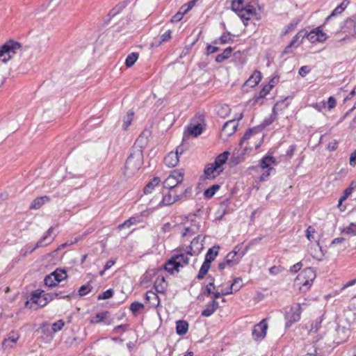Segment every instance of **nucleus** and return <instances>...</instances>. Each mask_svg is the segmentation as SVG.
Wrapping results in <instances>:
<instances>
[{
  "label": "nucleus",
  "instance_id": "f257e3e1",
  "mask_svg": "<svg viewBox=\"0 0 356 356\" xmlns=\"http://www.w3.org/2000/svg\"><path fill=\"white\" fill-rule=\"evenodd\" d=\"M142 140L141 136L136 140L126 161L125 174L128 177L133 175L143 164V147L138 144Z\"/></svg>",
  "mask_w": 356,
  "mask_h": 356
},
{
  "label": "nucleus",
  "instance_id": "f03ea898",
  "mask_svg": "<svg viewBox=\"0 0 356 356\" xmlns=\"http://www.w3.org/2000/svg\"><path fill=\"white\" fill-rule=\"evenodd\" d=\"M188 256L190 255L187 254V252L184 253L181 252L180 250H177L172 257L166 262L165 265V270L170 274L178 273L179 271V268H183L188 264Z\"/></svg>",
  "mask_w": 356,
  "mask_h": 356
},
{
  "label": "nucleus",
  "instance_id": "7ed1b4c3",
  "mask_svg": "<svg viewBox=\"0 0 356 356\" xmlns=\"http://www.w3.org/2000/svg\"><path fill=\"white\" fill-rule=\"evenodd\" d=\"M316 277V273L312 268H307L301 271L295 280V285L302 291H307L312 286Z\"/></svg>",
  "mask_w": 356,
  "mask_h": 356
},
{
  "label": "nucleus",
  "instance_id": "20e7f679",
  "mask_svg": "<svg viewBox=\"0 0 356 356\" xmlns=\"http://www.w3.org/2000/svg\"><path fill=\"white\" fill-rule=\"evenodd\" d=\"M22 48L20 43L14 40L8 41L0 47V61L7 63L15 54L21 51Z\"/></svg>",
  "mask_w": 356,
  "mask_h": 356
},
{
  "label": "nucleus",
  "instance_id": "39448f33",
  "mask_svg": "<svg viewBox=\"0 0 356 356\" xmlns=\"http://www.w3.org/2000/svg\"><path fill=\"white\" fill-rule=\"evenodd\" d=\"M183 169L174 170L163 181V187L168 189H179L184 181Z\"/></svg>",
  "mask_w": 356,
  "mask_h": 356
},
{
  "label": "nucleus",
  "instance_id": "423d86ee",
  "mask_svg": "<svg viewBox=\"0 0 356 356\" xmlns=\"http://www.w3.org/2000/svg\"><path fill=\"white\" fill-rule=\"evenodd\" d=\"M307 304L298 303L291 307L289 311L285 314L286 327L289 328L293 323L298 322L300 319V314L303 307H306Z\"/></svg>",
  "mask_w": 356,
  "mask_h": 356
},
{
  "label": "nucleus",
  "instance_id": "0eeeda50",
  "mask_svg": "<svg viewBox=\"0 0 356 356\" xmlns=\"http://www.w3.org/2000/svg\"><path fill=\"white\" fill-rule=\"evenodd\" d=\"M53 231H54L53 227H51L50 228H49V229L45 232L44 236L36 243V244L34 247H33V248L28 247L26 248V250L25 251V254L27 253H31L35 250H36L39 248L46 247L48 245L51 244L54 239V237H53L51 236Z\"/></svg>",
  "mask_w": 356,
  "mask_h": 356
},
{
  "label": "nucleus",
  "instance_id": "6e6552de",
  "mask_svg": "<svg viewBox=\"0 0 356 356\" xmlns=\"http://www.w3.org/2000/svg\"><path fill=\"white\" fill-rule=\"evenodd\" d=\"M204 238L205 236L201 234L195 237L188 247L187 254H189L190 256L198 255L203 250Z\"/></svg>",
  "mask_w": 356,
  "mask_h": 356
},
{
  "label": "nucleus",
  "instance_id": "1a4fd4ad",
  "mask_svg": "<svg viewBox=\"0 0 356 356\" xmlns=\"http://www.w3.org/2000/svg\"><path fill=\"white\" fill-rule=\"evenodd\" d=\"M238 122L236 120H230L225 122L222 128L220 137L222 140H226L229 137L232 136L236 131Z\"/></svg>",
  "mask_w": 356,
  "mask_h": 356
},
{
  "label": "nucleus",
  "instance_id": "9d476101",
  "mask_svg": "<svg viewBox=\"0 0 356 356\" xmlns=\"http://www.w3.org/2000/svg\"><path fill=\"white\" fill-rule=\"evenodd\" d=\"M168 190V193L163 195L161 202L159 203V206H169L181 199V195H179L178 189Z\"/></svg>",
  "mask_w": 356,
  "mask_h": 356
},
{
  "label": "nucleus",
  "instance_id": "9b49d317",
  "mask_svg": "<svg viewBox=\"0 0 356 356\" xmlns=\"http://www.w3.org/2000/svg\"><path fill=\"white\" fill-rule=\"evenodd\" d=\"M267 329L268 324L264 319L254 325L252 332L253 338L257 341L263 339L266 337Z\"/></svg>",
  "mask_w": 356,
  "mask_h": 356
},
{
  "label": "nucleus",
  "instance_id": "f8f14e48",
  "mask_svg": "<svg viewBox=\"0 0 356 356\" xmlns=\"http://www.w3.org/2000/svg\"><path fill=\"white\" fill-rule=\"evenodd\" d=\"M307 31L305 30L300 31L292 39L291 42L288 46H286L284 49V52L287 54L290 52V49L293 46H299L302 42L303 38L306 36Z\"/></svg>",
  "mask_w": 356,
  "mask_h": 356
},
{
  "label": "nucleus",
  "instance_id": "ddd939ff",
  "mask_svg": "<svg viewBox=\"0 0 356 356\" xmlns=\"http://www.w3.org/2000/svg\"><path fill=\"white\" fill-rule=\"evenodd\" d=\"M109 312L106 311L104 312L97 313L90 320L91 324H97L104 322L106 325H111L113 323V319L108 318Z\"/></svg>",
  "mask_w": 356,
  "mask_h": 356
},
{
  "label": "nucleus",
  "instance_id": "4468645a",
  "mask_svg": "<svg viewBox=\"0 0 356 356\" xmlns=\"http://www.w3.org/2000/svg\"><path fill=\"white\" fill-rule=\"evenodd\" d=\"M43 291H36L33 292L31 297L32 302L42 307L45 306L48 302L47 297L43 296Z\"/></svg>",
  "mask_w": 356,
  "mask_h": 356
},
{
  "label": "nucleus",
  "instance_id": "2eb2a0df",
  "mask_svg": "<svg viewBox=\"0 0 356 356\" xmlns=\"http://www.w3.org/2000/svg\"><path fill=\"white\" fill-rule=\"evenodd\" d=\"M200 226L199 222L195 220H193L189 226L184 227L181 236L183 237L192 236L200 232Z\"/></svg>",
  "mask_w": 356,
  "mask_h": 356
},
{
  "label": "nucleus",
  "instance_id": "dca6fc26",
  "mask_svg": "<svg viewBox=\"0 0 356 356\" xmlns=\"http://www.w3.org/2000/svg\"><path fill=\"white\" fill-rule=\"evenodd\" d=\"M202 133V127L200 124H189L187 127L186 130L184 133V136L187 137L189 136H192L194 137H197L200 136Z\"/></svg>",
  "mask_w": 356,
  "mask_h": 356
},
{
  "label": "nucleus",
  "instance_id": "f3484780",
  "mask_svg": "<svg viewBox=\"0 0 356 356\" xmlns=\"http://www.w3.org/2000/svg\"><path fill=\"white\" fill-rule=\"evenodd\" d=\"M179 156H178V149H176L175 152H170L165 158H164V163L168 168H174L179 163Z\"/></svg>",
  "mask_w": 356,
  "mask_h": 356
},
{
  "label": "nucleus",
  "instance_id": "a211bd4d",
  "mask_svg": "<svg viewBox=\"0 0 356 356\" xmlns=\"http://www.w3.org/2000/svg\"><path fill=\"white\" fill-rule=\"evenodd\" d=\"M18 339L19 335L17 333L13 332L10 333L7 339H5L3 340L2 343V346L5 350L8 348H13L17 342Z\"/></svg>",
  "mask_w": 356,
  "mask_h": 356
},
{
  "label": "nucleus",
  "instance_id": "6ab92c4d",
  "mask_svg": "<svg viewBox=\"0 0 356 356\" xmlns=\"http://www.w3.org/2000/svg\"><path fill=\"white\" fill-rule=\"evenodd\" d=\"M220 172L221 170H218L213 163L207 165L204 170V175L207 179H214L220 175Z\"/></svg>",
  "mask_w": 356,
  "mask_h": 356
},
{
  "label": "nucleus",
  "instance_id": "aec40b11",
  "mask_svg": "<svg viewBox=\"0 0 356 356\" xmlns=\"http://www.w3.org/2000/svg\"><path fill=\"white\" fill-rule=\"evenodd\" d=\"M261 79V73L255 70L249 79L245 82V86L253 88L256 86Z\"/></svg>",
  "mask_w": 356,
  "mask_h": 356
},
{
  "label": "nucleus",
  "instance_id": "412c9836",
  "mask_svg": "<svg viewBox=\"0 0 356 356\" xmlns=\"http://www.w3.org/2000/svg\"><path fill=\"white\" fill-rule=\"evenodd\" d=\"M219 304L216 300L209 302L206 308L202 312V316L204 317L211 316L218 308Z\"/></svg>",
  "mask_w": 356,
  "mask_h": 356
},
{
  "label": "nucleus",
  "instance_id": "4be33fe9",
  "mask_svg": "<svg viewBox=\"0 0 356 356\" xmlns=\"http://www.w3.org/2000/svg\"><path fill=\"white\" fill-rule=\"evenodd\" d=\"M242 258V255H236L235 252H229L225 258L227 266L232 267L236 265Z\"/></svg>",
  "mask_w": 356,
  "mask_h": 356
},
{
  "label": "nucleus",
  "instance_id": "5701e85b",
  "mask_svg": "<svg viewBox=\"0 0 356 356\" xmlns=\"http://www.w3.org/2000/svg\"><path fill=\"white\" fill-rule=\"evenodd\" d=\"M276 161L273 156H264L260 161V166L262 169H267L268 171H271L273 168L271 167L272 165L275 164Z\"/></svg>",
  "mask_w": 356,
  "mask_h": 356
},
{
  "label": "nucleus",
  "instance_id": "b1692460",
  "mask_svg": "<svg viewBox=\"0 0 356 356\" xmlns=\"http://www.w3.org/2000/svg\"><path fill=\"white\" fill-rule=\"evenodd\" d=\"M154 288L157 293H163L167 288V283L163 277H158L154 282Z\"/></svg>",
  "mask_w": 356,
  "mask_h": 356
},
{
  "label": "nucleus",
  "instance_id": "393cba45",
  "mask_svg": "<svg viewBox=\"0 0 356 356\" xmlns=\"http://www.w3.org/2000/svg\"><path fill=\"white\" fill-rule=\"evenodd\" d=\"M161 183V179L159 177H154L144 188V193L149 194L156 186H158Z\"/></svg>",
  "mask_w": 356,
  "mask_h": 356
},
{
  "label": "nucleus",
  "instance_id": "a878e982",
  "mask_svg": "<svg viewBox=\"0 0 356 356\" xmlns=\"http://www.w3.org/2000/svg\"><path fill=\"white\" fill-rule=\"evenodd\" d=\"M218 249L219 246H214L211 248H209L205 255L204 261H207V263L210 264L216 259V257L218 254Z\"/></svg>",
  "mask_w": 356,
  "mask_h": 356
},
{
  "label": "nucleus",
  "instance_id": "bb28decb",
  "mask_svg": "<svg viewBox=\"0 0 356 356\" xmlns=\"http://www.w3.org/2000/svg\"><path fill=\"white\" fill-rule=\"evenodd\" d=\"M232 51L233 49L231 47H227L222 53L216 56L215 59L216 62L220 63L228 59L231 56Z\"/></svg>",
  "mask_w": 356,
  "mask_h": 356
},
{
  "label": "nucleus",
  "instance_id": "cd10ccee",
  "mask_svg": "<svg viewBox=\"0 0 356 356\" xmlns=\"http://www.w3.org/2000/svg\"><path fill=\"white\" fill-rule=\"evenodd\" d=\"M229 154V153L227 151L224 152L223 153L218 155L216 158L214 162L212 163L216 166V168H218L219 169L223 164L226 163L228 159Z\"/></svg>",
  "mask_w": 356,
  "mask_h": 356
},
{
  "label": "nucleus",
  "instance_id": "c85d7f7f",
  "mask_svg": "<svg viewBox=\"0 0 356 356\" xmlns=\"http://www.w3.org/2000/svg\"><path fill=\"white\" fill-rule=\"evenodd\" d=\"M273 88V84L268 83L262 88V89L259 92L258 95L254 97V101L258 102V101L261 99L264 98L272 90Z\"/></svg>",
  "mask_w": 356,
  "mask_h": 356
},
{
  "label": "nucleus",
  "instance_id": "c756f323",
  "mask_svg": "<svg viewBox=\"0 0 356 356\" xmlns=\"http://www.w3.org/2000/svg\"><path fill=\"white\" fill-rule=\"evenodd\" d=\"M188 329V323L185 321H178L176 323V332L179 335L185 334Z\"/></svg>",
  "mask_w": 356,
  "mask_h": 356
},
{
  "label": "nucleus",
  "instance_id": "7c9ffc66",
  "mask_svg": "<svg viewBox=\"0 0 356 356\" xmlns=\"http://www.w3.org/2000/svg\"><path fill=\"white\" fill-rule=\"evenodd\" d=\"M347 6L348 3L343 1L340 5H339L332 10V12L329 16H327V17L325 19V23H327L328 20L331 19L332 17L340 15L346 8Z\"/></svg>",
  "mask_w": 356,
  "mask_h": 356
},
{
  "label": "nucleus",
  "instance_id": "2f4dec72",
  "mask_svg": "<svg viewBox=\"0 0 356 356\" xmlns=\"http://www.w3.org/2000/svg\"><path fill=\"white\" fill-rule=\"evenodd\" d=\"M49 198L47 196H42L35 198L31 203L30 208L33 209H40L45 202H48Z\"/></svg>",
  "mask_w": 356,
  "mask_h": 356
},
{
  "label": "nucleus",
  "instance_id": "473e14b6",
  "mask_svg": "<svg viewBox=\"0 0 356 356\" xmlns=\"http://www.w3.org/2000/svg\"><path fill=\"white\" fill-rule=\"evenodd\" d=\"M146 300L152 304V306H157L159 304V297L154 292L151 291H147L145 293Z\"/></svg>",
  "mask_w": 356,
  "mask_h": 356
},
{
  "label": "nucleus",
  "instance_id": "72a5a7b5",
  "mask_svg": "<svg viewBox=\"0 0 356 356\" xmlns=\"http://www.w3.org/2000/svg\"><path fill=\"white\" fill-rule=\"evenodd\" d=\"M230 42H233V39L231 38L229 32L223 33L218 39L215 40L213 42V43L215 44H224L230 43Z\"/></svg>",
  "mask_w": 356,
  "mask_h": 356
},
{
  "label": "nucleus",
  "instance_id": "f704fd0d",
  "mask_svg": "<svg viewBox=\"0 0 356 356\" xmlns=\"http://www.w3.org/2000/svg\"><path fill=\"white\" fill-rule=\"evenodd\" d=\"M243 0H234L232 2V10L238 15L244 10Z\"/></svg>",
  "mask_w": 356,
  "mask_h": 356
},
{
  "label": "nucleus",
  "instance_id": "c9c22d12",
  "mask_svg": "<svg viewBox=\"0 0 356 356\" xmlns=\"http://www.w3.org/2000/svg\"><path fill=\"white\" fill-rule=\"evenodd\" d=\"M51 275L54 276V280L58 282V283L67 277L66 271L58 268L51 273Z\"/></svg>",
  "mask_w": 356,
  "mask_h": 356
},
{
  "label": "nucleus",
  "instance_id": "e433bc0d",
  "mask_svg": "<svg viewBox=\"0 0 356 356\" xmlns=\"http://www.w3.org/2000/svg\"><path fill=\"white\" fill-rule=\"evenodd\" d=\"M138 58V54L133 52L129 54L125 60V65L127 67H132Z\"/></svg>",
  "mask_w": 356,
  "mask_h": 356
},
{
  "label": "nucleus",
  "instance_id": "4c0bfd02",
  "mask_svg": "<svg viewBox=\"0 0 356 356\" xmlns=\"http://www.w3.org/2000/svg\"><path fill=\"white\" fill-rule=\"evenodd\" d=\"M220 186L218 184H213L209 188L204 191V195L207 198L212 197L215 193L219 190Z\"/></svg>",
  "mask_w": 356,
  "mask_h": 356
},
{
  "label": "nucleus",
  "instance_id": "58836bf2",
  "mask_svg": "<svg viewBox=\"0 0 356 356\" xmlns=\"http://www.w3.org/2000/svg\"><path fill=\"white\" fill-rule=\"evenodd\" d=\"M323 321V318L322 317H319L317 319H316L312 323V325H311V328H310V330H309V333L312 334V333H316L318 331V330L321 328V323Z\"/></svg>",
  "mask_w": 356,
  "mask_h": 356
},
{
  "label": "nucleus",
  "instance_id": "ea45409f",
  "mask_svg": "<svg viewBox=\"0 0 356 356\" xmlns=\"http://www.w3.org/2000/svg\"><path fill=\"white\" fill-rule=\"evenodd\" d=\"M143 308V304L140 302H134L130 305V310L134 315H136L139 311L142 310Z\"/></svg>",
  "mask_w": 356,
  "mask_h": 356
},
{
  "label": "nucleus",
  "instance_id": "a19ab883",
  "mask_svg": "<svg viewBox=\"0 0 356 356\" xmlns=\"http://www.w3.org/2000/svg\"><path fill=\"white\" fill-rule=\"evenodd\" d=\"M230 286H231V289H234V292L239 291L240 289L243 286L242 279L241 277H237V278L234 279V282H232V284Z\"/></svg>",
  "mask_w": 356,
  "mask_h": 356
},
{
  "label": "nucleus",
  "instance_id": "79ce46f5",
  "mask_svg": "<svg viewBox=\"0 0 356 356\" xmlns=\"http://www.w3.org/2000/svg\"><path fill=\"white\" fill-rule=\"evenodd\" d=\"M44 282V284L49 287L55 286L58 283V282L54 280V276L51 275V273L45 277Z\"/></svg>",
  "mask_w": 356,
  "mask_h": 356
},
{
  "label": "nucleus",
  "instance_id": "37998d69",
  "mask_svg": "<svg viewBox=\"0 0 356 356\" xmlns=\"http://www.w3.org/2000/svg\"><path fill=\"white\" fill-rule=\"evenodd\" d=\"M315 30L316 33H317L318 42H324L327 39V35L325 33H323L322 26H318Z\"/></svg>",
  "mask_w": 356,
  "mask_h": 356
},
{
  "label": "nucleus",
  "instance_id": "c03bdc74",
  "mask_svg": "<svg viewBox=\"0 0 356 356\" xmlns=\"http://www.w3.org/2000/svg\"><path fill=\"white\" fill-rule=\"evenodd\" d=\"M64 325H65V322L63 320H58L52 324V326H51L52 331L54 332L60 331L63 329Z\"/></svg>",
  "mask_w": 356,
  "mask_h": 356
},
{
  "label": "nucleus",
  "instance_id": "a18cd8bd",
  "mask_svg": "<svg viewBox=\"0 0 356 356\" xmlns=\"http://www.w3.org/2000/svg\"><path fill=\"white\" fill-rule=\"evenodd\" d=\"M113 295V291L112 289H108L103 293H100L97 299L98 300H106L111 298Z\"/></svg>",
  "mask_w": 356,
  "mask_h": 356
},
{
  "label": "nucleus",
  "instance_id": "49530a36",
  "mask_svg": "<svg viewBox=\"0 0 356 356\" xmlns=\"http://www.w3.org/2000/svg\"><path fill=\"white\" fill-rule=\"evenodd\" d=\"M91 289L92 286H90V284L83 285L79 290V295L80 296H86L91 291Z\"/></svg>",
  "mask_w": 356,
  "mask_h": 356
},
{
  "label": "nucleus",
  "instance_id": "de8ad7c7",
  "mask_svg": "<svg viewBox=\"0 0 356 356\" xmlns=\"http://www.w3.org/2000/svg\"><path fill=\"white\" fill-rule=\"evenodd\" d=\"M242 12H245L248 13V15L254 16L257 15L256 9L253 7V6L250 4H247L244 7V10Z\"/></svg>",
  "mask_w": 356,
  "mask_h": 356
},
{
  "label": "nucleus",
  "instance_id": "09e8293b",
  "mask_svg": "<svg viewBox=\"0 0 356 356\" xmlns=\"http://www.w3.org/2000/svg\"><path fill=\"white\" fill-rule=\"evenodd\" d=\"M305 37H307L308 40L312 43L318 42L317 33H316L315 29L311 31L309 33L307 32V35Z\"/></svg>",
  "mask_w": 356,
  "mask_h": 356
},
{
  "label": "nucleus",
  "instance_id": "8fccbe9b",
  "mask_svg": "<svg viewBox=\"0 0 356 356\" xmlns=\"http://www.w3.org/2000/svg\"><path fill=\"white\" fill-rule=\"evenodd\" d=\"M343 232L348 234L356 235V223H350L348 227L344 229Z\"/></svg>",
  "mask_w": 356,
  "mask_h": 356
},
{
  "label": "nucleus",
  "instance_id": "3c124183",
  "mask_svg": "<svg viewBox=\"0 0 356 356\" xmlns=\"http://www.w3.org/2000/svg\"><path fill=\"white\" fill-rule=\"evenodd\" d=\"M353 191L348 187L344 191L343 195L340 197L339 200V205H340L342 202L345 201L352 193Z\"/></svg>",
  "mask_w": 356,
  "mask_h": 356
},
{
  "label": "nucleus",
  "instance_id": "603ef678",
  "mask_svg": "<svg viewBox=\"0 0 356 356\" xmlns=\"http://www.w3.org/2000/svg\"><path fill=\"white\" fill-rule=\"evenodd\" d=\"M316 232V230L315 229L312 227V226H309L306 230V237L307 238V239L310 241H312V239L314 238V234Z\"/></svg>",
  "mask_w": 356,
  "mask_h": 356
},
{
  "label": "nucleus",
  "instance_id": "864d4df0",
  "mask_svg": "<svg viewBox=\"0 0 356 356\" xmlns=\"http://www.w3.org/2000/svg\"><path fill=\"white\" fill-rule=\"evenodd\" d=\"M127 327L128 325L127 324L117 325L114 327L113 332L116 334H122L126 331Z\"/></svg>",
  "mask_w": 356,
  "mask_h": 356
},
{
  "label": "nucleus",
  "instance_id": "5fc2aeb1",
  "mask_svg": "<svg viewBox=\"0 0 356 356\" xmlns=\"http://www.w3.org/2000/svg\"><path fill=\"white\" fill-rule=\"evenodd\" d=\"M238 15L243 20V24L245 26H248V21L250 20L251 16L248 15V14L245 13V12H241Z\"/></svg>",
  "mask_w": 356,
  "mask_h": 356
},
{
  "label": "nucleus",
  "instance_id": "6e6d98bb",
  "mask_svg": "<svg viewBox=\"0 0 356 356\" xmlns=\"http://www.w3.org/2000/svg\"><path fill=\"white\" fill-rule=\"evenodd\" d=\"M133 115H134L133 113H129L127 114V116L126 119L124 120V124H123V127L124 129H127V127L131 124L132 120H133Z\"/></svg>",
  "mask_w": 356,
  "mask_h": 356
},
{
  "label": "nucleus",
  "instance_id": "4d7b16f0",
  "mask_svg": "<svg viewBox=\"0 0 356 356\" xmlns=\"http://www.w3.org/2000/svg\"><path fill=\"white\" fill-rule=\"evenodd\" d=\"M171 38V31L168 30L165 31L163 34L161 36V40L159 42V44L167 42Z\"/></svg>",
  "mask_w": 356,
  "mask_h": 356
},
{
  "label": "nucleus",
  "instance_id": "13d9d810",
  "mask_svg": "<svg viewBox=\"0 0 356 356\" xmlns=\"http://www.w3.org/2000/svg\"><path fill=\"white\" fill-rule=\"evenodd\" d=\"M230 111L229 107L227 105L221 106L218 113L220 115L225 117Z\"/></svg>",
  "mask_w": 356,
  "mask_h": 356
},
{
  "label": "nucleus",
  "instance_id": "bf43d9fd",
  "mask_svg": "<svg viewBox=\"0 0 356 356\" xmlns=\"http://www.w3.org/2000/svg\"><path fill=\"white\" fill-rule=\"evenodd\" d=\"M327 108L329 110L334 108L337 105V101L334 97H330L327 102Z\"/></svg>",
  "mask_w": 356,
  "mask_h": 356
},
{
  "label": "nucleus",
  "instance_id": "052dcab7",
  "mask_svg": "<svg viewBox=\"0 0 356 356\" xmlns=\"http://www.w3.org/2000/svg\"><path fill=\"white\" fill-rule=\"evenodd\" d=\"M309 72H310L309 67L307 65H305V66H302L299 69L298 73L301 76H305L307 74L309 73Z\"/></svg>",
  "mask_w": 356,
  "mask_h": 356
},
{
  "label": "nucleus",
  "instance_id": "680f3d73",
  "mask_svg": "<svg viewBox=\"0 0 356 356\" xmlns=\"http://www.w3.org/2000/svg\"><path fill=\"white\" fill-rule=\"evenodd\" d=\"M219 50L218 47L212 46L211 44H207L206 47L207 54H213Z\"/></svg>",
  "mask_w": 356,
  "mask_h": 356
},
{
  "label": "nucleus",
  "instance_id": "e2e57ef3",
  "mask_svg": "<svg viewBox=\"0 0 356 356\" xmlns=\"http://www.w3.org/2000/svg\"><path fill=\"white\" fill-rule=\"evenodd\" d=\"M210 286H213V289L215 288L213 279L212 282H209L205 288V292L204 293L205 296H209L212 295L213 292L211 291V289L210 288Z\"/></svg>",
  "mask_w": 356,
  "mask_h": 356
},
{
  "label": "nucleus",
  "instance_id": "0e129e2a",
  "mask_svg": "<svg viewBox=\"0 0 356 356\" xmlns=\"http://www.w3.org/2000/svg\"><path fill=\"white\" fill-rule=\"evenodd\" d=\"M296 24H297V23L291 22L289 24H288L286 26V29H285L283 34L286 35L289 33H290L291 31H292L296 28Z\"/></svg>",
  "mask_w": 356,
  "mask_h": 356
},
{
  "label": "nucleus",
  "instance_id": "69168bd1",
  "mask_svg": "<svg viewBox=\"0 0 356 356\" xmlns=\"http://www.w3.org/2000/svg\"><path fill=\"white\" fill-rule=\"evenodd\" d=\"M184 17V15L181 13L180 11H178L171 19L172 22H179Z\"/></svg>",
  "mask_w": 356,
  "mask_h": 356
},
{
  "label": "nucleus",
  "instance_id": "338daca9",
  "mask_svg": "<svg viewBox=\"0 0 356 356\" xmlns=\"http://www.w3.org/2000/svg\"><path fill=\"white\" fill-rule=\"evenodd\" d=\"M316 353V348L313 346H309V347L307 350V353L306 356H316L315 355Z\"/></svg>",
  "mask_w": 356,
  "mask_h": 356
},
{
  "label": "nucleus",
  "instance_id": "774afa93",
  "mask_svg": "<svg viewBox=\"0 0 356 356\" xmlns=\"http://www.w3.org/2000/svg\"><path fill=\"white\" fill-rule=\"evenodd\" d=\"M349 163L352 166L356 165V150L350 154Z\"/></svg>",
  "mask_w": 356,
  "mask_h": 356
}]
</instances>
